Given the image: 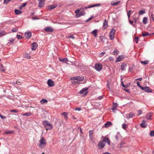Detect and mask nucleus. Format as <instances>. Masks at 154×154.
Segmentation results:
<instances>
[{"label":"nucleus","mask_w":154,"mask_h":154,"mask_svg":"<svg viewBox=\"0 0 154 154\" xmlns=\"http://www.w3.org/2000/svg\"><path fill=\"white\" fill-rule=\"evenodd\" d=\"M0 117L2 119H5L6 118V117L5 116H3L2 115L0 114Z\"/></svg>","instance_id":"nucleus-63"},{"label":"nucleus","mask_w":154,"mask_h":154,"mask_svg":"<svg viewBox=\"0 0 154 154\" xmlns=\"http://www.w3.org/2000/svg\"><path fill=\"white\" fill-rule=\"evenodd\" d=\"M132 66L133 67H129L128 69L129 71L131 72L132 71L135 69V68L134 67V65H133Z\"/></svg>","instance_id":"nucleus-39"},{"label":"nucleus","mask_w":154,"mask_h":154,"mask_svg":"<svg viewBox=\"0 0 154 154\" xmlns=\"http://www.w3.org/2000/svg\"><path fill=\"white\" fill-rule=\"evenodd\" d=\"M43 124L45 128L47 130H50L52 128V125L47 120H44L43 122Z\"/></svg>","instance_id":"nucleus-1"},{"label":"nucleus","mask_w":154,"mask_h":154,"mask_svg":"<svg viewBox=\"0 0 154 154\" xmlns=\"http://www.w3.org/2000/svg\"><path fill=\"white\" fill-rule=\"evenodd\" d=\"M152 114V113L151 112L147 114L145 116L146 119L148 120H151Z\"/></svg>","instance_id":"nucleus-15"},{"label":"nucleus","mask_w":154,"mask_h":154,"mask_svg":"<svg viewBox=\"0 0 154 154\" xmlns=\"http://www.w3.org/2000/svg\"><path fill=\"white\" fill-rule=\"evenodd\" d=\"M135 114L133 112H130L129 114H127L126 115V117L128 119L131 118L133 116H134Z\"/></svg>","instance_id":"nucleus-10"},{"label":"nucleus","mask_w":154,"mask_h":154,"mask_svg":"<svg viewBox=\"0 0 154 154\" xmlns=\"http://www.w3.org/2000/svg\"><path fill=\"white\" fill-rule=\"evenodd\" d=\"M94 68L97 71H99L102 69V65L101 64L97 63L95 65Z\"/></svg>","instance_id":"nucleus-3"},{"label":"nucleus","mask_w":154,"mask_h":154,"mask_svg":"<svg viewBox=\"0 0 154 154\" xmlns=\"http://www.w3.org/2000/svg\"><path fill=\"white\" fill-rule=\"evenodd\" d=\"M127 66V64L124 63H122L121 66V68L122 71L125 70Z\"/></svg>","instance_id":"nucleus-20"},{"label":"nucleus","mask_w":154,"mask_h":154,"mask_svg":"<svg viewBox=\"0 0 154 154\" xmlns=\"http://www.w3.org/2000/svg\"><path fill=\"white\" fill-rule=\"evenodd\" d=\"M71 79L73 80H76L79 81H82L84 79V77L78 76L72 78H71Z\"/></svg>","instance_id":"nucleus-6"},{"label":"nucleus","mask_w":154,"mask_h":154,"mask_svg":"<svg viewBox=\"0 0 154 154\" xmlns=\"http://www.w3.org/2000/svg\"><path fill=\"white\" fill-rule=\"evenodd\" d=\"M124 58V55H119L116 60V62H119L122 61V59Z\"/></svg>","instance_id":"nucleus-17"},{"label":"nucleus","mask_w":154,"mask_h":154,"mask_svg":"<svg viewBox=\"0 0 154 154\" xmlns=\"http://www.w3.org/2000/svg\"><path fill=\"white\" fill-rule=\"evenodd\" d=\"M7 33L5 31H0V37L5 35Z\"/></svg>","instance_id":"nucleus-35"},{"label":"nucleus","mask_w":154,"mask_h":154,"mask_svg":"<svg viewBox=\"0 0 154 154\" xmlns=\"http://www.w3.org/2000/svg\"><path fill=\"white\" fill-rule=\"evenodd\" d=\"M137 86H138L141 89L142 87H143L141 86V85L140 84V83L139 82H137Z\"/></svg>","instance_id":"nucleus-58"},{"label":"nucleus","mask_w":154,"mask_h":154,"mask_svg":"<svg viewBox=\"0 0 154 154\" xmlns=\"http://www.w3.org/2000/svg\"><path fill=\"white\" fill-rule=\"evenodd\" d=\"M152 19L154 22V14H153V12H151L150 13V19Z\"/></svg>","instance_id":"nucleus-41"},{"label":"nucleus","mask_w":154,"mask_h":154,"mask_svg":"<svg viewBox=\"0 0 154 154\" xmlns=\"http://www.w3.org/2000/svg\"><path fill=\"white\" fill-rule=\"evenodd\" d=\"M131 10H129L128 11L127 13V15H128V18H129L130 17L131 14Z\"/></svg>","instance_id":"nucleus-48"},{"label":"nucleus","mask_w":154,"mask_h":154,"mask_svg":"<svg viewBox=\"0 0 154 154\" xmlns=\"http://www.w3.org/2000/svg\"><path fill=\"white\" fill-rule=\"evenodd\" d=\"M85 12L84 11H81L80 12L79 14L81 16L84 15L85 14Z\"/></svg>","instance_id":"nucleus-51"},{"label":"nucleus","mask_w":154,"mask_h":154,"mask_svg":"<svg viewBox=\"0 0 154 154\" xmlns=\"http://www.w3.org/2000/svg\"><path fill=\"white\" fill-rule=\"evenodd\" d=\"M112 125V122H110L108 121L105 124L104 126L105 127L108 128L111 126Z\"/></svg>","instance_id":"nucleus-23"},{"label":"nucleus","mask_w":154,"mask_h":154,"mask_svg":"<svg viewBox=\"0 0 154 154\" xmlns=\"http://www.w3.org/2000/svg\"><path fill=\"white\" fill-rule=\"evenodd\" d=\"M118 106V104L116 102H113L112 106V111H114L115 109Z\"/></svg>","instance_id":"nucleus-19"},{"label":"nucleus","mask_w":154,"mask_h":154,"mask_svg":"<svg viewBox=\"0 0 154 154\" xmlns=\"http://www.w3.org/2000/svg\"><path fill=\"white\" fill-rule=\"evenodd\" d=\"M101 5L100 4H96L92 5H91L90 6V7L91 8H93L95 7H99Z\"/></svg>","instance_id":"nucleus-38"},{"label":"nucleus","mask_w":154,"mask_h":154,"mask_svg":"<svg viewBox=\"0 0 154 154\" xmlns=\"http://www.w3.org/2000/svg\"><path fill=\"white\" fill-rule=\"evenodd\" d=\"M139 38L138 37H136L135 38V42L136 44H138V42Z\"/></svg>","instance_id":"nucleus-47"},{"label":"nucleus","mask_w":154,"mask_h":154,"mask_svg":"<svg viewBox=\"0 0 154 154\" xmlns=\"http://www.w3.org/2000/svg\"><path fill=\"white\" fill-rule=\"evenodd\" d=\"M121 137V135L120 132H117V134L115 136V137L116 139V140H119V138Z\"/></svg>","instance_id":"nucleus-26"},{"label":"nucleus","mask_w":154,"mask_h":154,"mask_svg":"<svg viewBox=\"0 0 154 154\" xmlns=\"http://www.w3.org/2000/svg\"><path fill=\"white\" fill-rule=\"evenodd\" d=\"M45 30L47 32H51L53 31L54 29L52 27L47 26L45 28Z\"/></svg>","instance_id":"nucleus-7"},{"label":"nucleus","mask_w":154,"mask_h":154,"mask_svg":"<svg viewBox=\"0 0 154 154\" xmlns=\"http://www.w3.org/2000/svg\"><path fill=\"white\" fill-rule=\"evenodd\" d=\"M24 57L29 59L30 58V56L29 54H25L24 55Z\"/></svg>","instance_id":"nucleus-32"},{"label":"nucleus","mask_w":154,"mask_h":154,"mask_svg":"<svg viewBox=\"0 0 154 154\" xmlns=\"http://www.w3.org/2000/svg\"><path fill=\"white\" fill-rule=\"evenodd\" d=\"M125 144V143L123 142H121L120 143V147L122 148L123 147V146Z\"/></svg>","instance_id":"nucleus-49"},{"label":"nucleus","mask_w":154,"mask_h":154,"mask_svg":"<svg viewBox=\"0 0 154 154\" xmlns=\"http://www.w3.org/2000/svg\"><path fill=\"white\" fill-rule=\"evenodd\" d=\"M120 2V1H118L116 2H112L111 3V4L112 5H117Z\"/></svg>","instance_id":"nucleus-45"},{"label":"nucleus","mask_w":154,"mask_h":154,"mask_svg":"<svg viewBox=\"0 0 154 154\" xmlns=\"http://www.w3.org/2000/svg\"><path fill=\"white\" fill-rule=\"evenodd\" d=\"M14 131H5V134H12L14 133Z\"/></svg>","instance_id":"nucleus-37"},{"label":"nucleus","mask_w":154,"mask_h":154,"mask_svg":"<svg viewBox=\"0 0 154 154\" xmlns=\"http://www.w3.org/2000/svg\"><path fill=\"white\" fill-rule=\"evenodd\" d=\"M116 30L114 29H112L110 32H109V35H114Z\"/></svg>","instance_id":"nucleus-34"},{"label":"nucleus","mask_w":154,"mask_h":154,"mask_svg":"<svg viewBox=\"0 0 154 154\" xmlns=\"http://www.w3.org/2000/svg\"><path fill=\"white\" fill-rule=\"evenodd\" d=\"M11 31L13 32H16L18 31V28H14L12 29Z\"/></svg>","instance_id":"nucleus-46"},{"label":"nucleus","mask_w":154,"mask_h":154,"mask_svg":"<svg viewBox=\"0 0 154 154\" xmlns=\"http://www.w3.org/2000/svg\"><path fill=\"white\" fill-rule=\"evenodd\" d=\"M17 37L18 38V39H22L23 38V37L22 36H20V35H17Z\"/></svg>","instance_id":"nucleus-55"},{"label":"nucleus","mask_w":154,"mask_h":154,"mask_svg":"<svg viewBox=\"0 0 154 154\" xmlns=\"http://www.w3.org/2000/svg\"><path fill=\"white\" fill-rule=\"evenodd\" d=\"M149 135L151 137L154 136V131L152 130L150 131Z\"/></svg>","instance_id":"nucleus-43"},{"label":"nucleus","mask_w":154,"mask_h":154,"mask_svg":"<svg viewBox=\"0 0 154 154\" xmlns=\"http://www.w3.org/2000/svg\"><path fill=\"white\" fill-rule=\"evenodd\" d=\"M25 35L26 38H30L32 36V33L30 31L26 32L25 33Z\"/></svg>","instance_id":"nucleus-11"},{"label":"nucleus","mask_w":154,"mask_h":154,"mask_svg":"<svg viewBox=\"0 0 154 154\" xmlns=\"http://www.w3.org/2000/svg\"><path fill=\"white\" fill-rule=\"evenodd\" d=\"M122 128L126 130V124H123L122 125Z\"/></svg>","instance_id":"nucleus-59"},{"label":"nucleus","mask_w":154,"mask_h":154,"mask_svg":"<svg viewBox=\"0 0 154 154\" xmlns=\"http://www.w3.org/2000/svg\"><path fill=\"white\" fill-rule=\"evenodd\" d=\"M38 47V45L36 43H33L31 45V49L32 50L34 51Z\"/></svg>","instance_id":"nucleus-13"},{"label":"nucleus","mask_w":154,"mask_h":154,"mask_svg":"<svg viewBox=\"0 0 154 154\" xmlns=\"http://www.w3.org/2000/svg\"><path fill=\"white\" fill-rule=\"evenodd\" d=\"M14 43V39L12 38H11L9 39V42L8 43L7 45L8 46H10L13 44Z\"/></svg>","instance_id":"nucleus-16"},{"label":"nucleus","mask_w":154,"mask_h":154,"mask_svg":"<svg viewBox=\"0 0 154 154\" xmlns=\"http://www.w3.org/2000/svg\"><path fill=\"white\" fill-rule=\"evenodd\" d=\"M15 13L16 15H18L22 13V11H21L15 9L14 10Z\"/></svg>","instance_id":"nucleus-27"},{"label":"nucleus","mask_w":154,"mask_h":154,"mask_svg":"<svg viewBox=\"0 0 154 154\" xmlns=\"http://www.w3.org/2000/svg\"><path fill=\"white\" fill-rule=\"evenodd\" d=\"M88 89V88L86 87L83 88L79 92V94H82L86 91H87Z\"/></svg>","instance_id":"nucleus-24"},{"label":"nucleus","mask_w":154,"mask_h":154,"mask_svg":"<svg viewBox=\"0 0 154 154\" xmlns=\"http://www.w3.org/2000/svg\"><path fill=\"white\" fill-rule=\"evenodd\" d=\"M31 115V113L30 112H27L23 113L22 114V116H29Z\"/></svg>","instance_id":"nucleus-33"},{"label":"nucleus","mask_w":154,"mask_h":154,"mask_svg":"<svg viewBox=\"0 0 154 154\" xmlns=\"http://www.w3.org/2000/svg\"><path fill=\"white\" fill-rule=\"evenodd\" d=\"M94 16H92L90 17L87 20L85 21L87 22L90 21L91 20L93 17Z\"/></svg>","instance_id":"nucleus-60"},{"label":"nucleus","mask_w":154,"mask_h":154,"mask_svg":"<svg viewBox=\"0 0 154 154\" xmlns=\"http://www.w3.org/2000/svg\"><path fill=\"white\" fill-rule=\"evenodd\" d=\"M47 84L48 86L51 87L54 86V83L53 81L51 79H49L47 82Z\"/></svg>","instance_id":"nucleus-8"},{"label":"nucleus","mask_w":154,"mask_h":154,"mask_svg":"<svg viewBox=\"0 0 154 154\" xmlns=\"http://www.w3.org/2000/svg\"><path fill=\"white\" fill-rule=\"evenodd\" d=\"M146 13L145 10V9L142 10L140 9L139 12V15H142L143 14H145Z\"/></svg>","instance_id":"nucleus-29"},{"label":"nucleus","mask_w":154,"mask_h":154,"mask_svg":"<svg viewBox=\"0 0 154 154\" xmlns=\"http://www.w3.org/2000/svg\"><path fill=\"white\" fill-rule=\"evenodd\" d=\"M103 98V96H99L98 98L97 99H99V100H101Z\"/></svg>","instance_id":"nucleus-64"},{"label":"nucleus","mask_w":154,"mask_h":154,"mask_svg":"<svg viewBox=\"0 0 154 154\" xmlns=\"http://www.w3.org/2000/svg\"><path fill=\"white\" fill-rule=\"evenodd\" d=\"M10 112H14L15 113H17L18 112V111L16 109H12L10 111Z\"/></svg>","instance_id":"nucleus-54"},{"label":"nucleus","mask_w":154,"mask_h":154,"mask_svg":"<svg viewBox=\"0 0 154 154\" xmlns=\"http://www.w3.org/2000/svg\"><path fill=\"white\" fill-rule=\"evenodd\" d=\"M146 121L144 120H143L142 121L141 123L140 124V126L143 128H145L146 127L147 125L145 124Z\"/></svg>","instance_id":"nucleus-18"},{"label":"nucleus","mask_w":154,"mask_h":154,"mask_svg":"<svg viewBox=\"0 0 154 154\" xmlns=\"http://www.w3.org/2000/svg\"><path fill=\"white\" fill-rule=\"evenodd\" d=\"M27 2H26L21 5L19 7L20 9H21L23 7H24L27 4Z\"/></svg>","instance_id":"nucleus-30"},{"label":"nucleus","mask_w":154,"mask_h":154,"mask_svg":"<svg viewBox=\"0 0 154 154\" xmlns=\"http://www.w3.org/2000/svg\"><path fill=\"white\" fill-rule=\"evenodd\" d=\"M39 2L38 7L40 8L43 7L45 5V0H38Z\"/></svg>","instance_id":"nucleus-12"},{"label":"nucleus","mask_w":154,"mask_h":154,"mask_svg":"<svg viewBox=\"0 0 154 154\" xmlns=\"http://www.w3.org/2000/svg\"><path fill=\"white\" fill-rule=\"evenodd\" d=\"M141 89L147 93H149L152 92V91L151 89L149 87L146 86L144 87H142Z\"/></svg>","instance_id":"nucleus-5"},{"label":"nucleus","mask_w":154,"mask_h":154,"mask_svg":"<svg viewBox=\"0 0 154 154\" xmlns=\"http://www.w3.org/2000/svg\"><path fill=\"white\" fill-rule=\"evenodd\" d=\"M32 18L33 20H39L40 19L39 18L34 17H32Z\"/></svg>","instance_id":"nucleus-62"},{"label":"nucleus","mask_w":154,"mask_h":154,"mask_svg":"<svg viewBox=\"0 0 154 154\" xmlns=\"http://www.w3.org/2000/svg\"><path fill=\"white\" fill-rule=\"evenodd\" d=\"M148 62H149V61H147V60H145L144 61H140V63L141 64H143L145 65L148 64Z\"/></svg>","instance_id":"nucleus-40"},{"label":"nucleus","mask_w":154,"mask_h":154,"mask_svg":"<svg viewBox=\"0 0 154 154\" xmlns=\"http://www.w3.org/2000/svg\"><path fill=\"white\" fill-rule=\"evenodd\" d=\"M106 54L105 52H102L99 55L100 57H102L104 54Z\"/></svg>","instance_id":"nucleus-57"},{"label":"nucleus","mask_w":154,"mask_h":154,"mask_svg":"<svg viewBox=\"0 0 154 154\" xmlns=\"http://www.w3.org/2000/svg\"><path fill=\"white\" fill-rule=\"evenodd\" d=\"M0 69L3 72H4L5 70V69L4 68V67L2 65H1Z\"/></svg>","instance_id":"nucleus-52"},{"label":"nucleus","mask_w":154,"mask_h":154,"mask_svg":"<svg viewBox=\"0 0 154 154\" xmlns=\"http://www.w3.org/2000/svg\"><path fill=\"white\" fill-rule=\"evenodd\" d=\"M119 51L117 50L116 49L114 50V51L113 52V53L115 55H118V54Z\"/></svg>","instance_id":"nucleus-44"},{"label":"nucleus","mask_w":154,"mask_h":154,"mask_svg":"<svg viewBox=\"0 0 154 154\" xmlns=\"http://www.w3.org/2000/svg\"><path fill=\"white\" fill-rule=\"evenodd\" d=\"M108 21L106 19H105L103 23V27L104 29H106L108 26Z\"/></svg>","instance_id":"nucleus-22"},{"label":"nucleus","mask_w":154,"mask_h":154,"mask_svg":"<svg viewBox=\"0 0 154 154\" xmlns=\"http://www.w3.org/2000/svg\"><path fill=\"white\" fill-rule=\"evenodd\" d=\"M48 100L42 98L40 101V103L42 104H45L47 103Z\"/></svg>","instance_id":"nucleus-25"},{"label":"nucleus","mask_w":154,"mask_h":154,"mask_svg":"<svg viewBox=\"0 0 154 154\" xmlns=\"http://www.w3.org/2000/svg\"><path fill=\"white\" fill-rule=\"evenodd\" d=\"M46 144V141L45 139L42 137L41 138L39 143V146L41 148H43Z\"/></svg>","instance_id":"nucleus-2"},{"label":"nucleus","mask_w":154,"mask_h":154,"mask_svg":"<svg viewBox=\"0 0 154 154\" xmlns=\"http://www.w3.org/2000/svg\"><path fill=\"white\" fill-rule=\"evenodd\" d=\"M57 6V5L56 4L51 5L49 6L48 7V9L49 10H51L55 8Z\"/></svg>","instance_id":"nucleus-21"},{"label":"nucleus","mask_w":154,"mask_h":154,"mask_svg":"<svg viewBox=\"0 0 154 154\" xmlns=\"http://www.w3.org/2000/svg\"><path fill=\"white\" fill-rule=\"evenodd\" d=\"M62 115L64 117H66V116H67L68 113L66 112H64L62 113Z\"/></svg>","instance_id":"nucleus-53"},{"label":"nucleus","mask_w":154,"mask_h":154,"mask_svg":"<svg viewBox=\"0 0 154 154\" xmlns=\"http://www.w3.org/2000/svg\"><path fill=\"white\" fill-rule=\"evenodd\" d=\"M137 112L138 113L137 116H139L140 115L142 114V111L141 110H138Z\"/></svg>","instance_id":"nucleus-50"},{"label":"nucleus","mask_w":154,"mask_h":154,"mask_svg":"<svg viewBox=\"0 0 154 154\" xmlns=\"http://www.w3.org/2000/svg\"><path fill=\"white\" fill-rule=\"evenodd\" d=\"M59 60L60 61L63 62L67 63V62L69 61L68 59L67 58H59Z\"/></svg>","instance_id":"nucleus-14"},{"label":"nucleus","mask_w":154,"mask_h":154,"mask_svg":"<svg viewBox=\"0 0 154 154\" xmlns=\"http://www.w3.org/2000/svg\"><path fill=\"white\" fill-rule=\"evenodd\" d=\"M114 35H109V37H110V39L112 40H113L114 38Z\"/></svg>","instance_id":"nucleus-56"},{"label":"nucleus","mask_w":154,"mask_h":154,"mask_svg":"<svg viewBox=\"0 0 154 154\" xmlns=\"http://www.w3.org/2000/svg\"><path fill=\"white\" fill-rule=\"evenodd\" d=\"M101 141L103 142L106 143L108 145H110V141L108 137H105L103 140H101Z\"/></svg>","instance_id":"nucleus-9"},{"label":"nucleus","mask_w":154,"mask_h":154,"mask_svg":"<svg viewBox=\"0 0 154 154\" xmlns=\"http://www.w3.org/2000/svg\"><path fill=\"white\" fill-rule=\"evenodd\" d=\"M97 31L96 29L94 30H93L92 32V33H93L95 36H96L97 34Z\"/></svg>","instance_id":"nucleus-42"},{"label":"nucleus","mask_w":154,"mask_h":154,"mask_svg":"<svg viewBox=\"0 0 154 154\" xmlns=\"http://www.w3.org/2000/svg\"><path fill=\"white\" fill-rule=\"evenodd\" d=\"M151 35V34H150L148 32H146L145 33H143L142 34V35L143 37H145L146 36H150Z\"/></svg>","instance_id":"nucleus-28"},{"label":"nucleus","mask_w":154,"mask_h":154,"mask_svg":"<svg viewBox=\"0 0 154 154\" xmlns=\"http://www.w3.org/2000/svg\"><path fill=\"white\" fill-rule=\"evenodd\" d=\"M147 17H144L143 20V23L144 24H146L147 22Z\"/></svg>","instance_id":"nucleus-36"},{"label":"nucleus","mask_w":154,"mask_h":154,"mask_svg":"<svg viewBox=\"0 0 154 154\" xmlns=\"http://www.w3.org/2000/svg\"><path fill=\"white\" fill-rule=\"evenodd\" d=\"M93 130H89V136L90 139H91V138L93 136Z\"/></svg>","instance_id":"nucleus-31"},{"label":"nucleus","mask_w":154,"mask_h":154,"mask_svg":"<svg viewBox=\"0 0 154 154\" xmlns=\"http://www.w3.org/2000/svg\"><path fill=\"white\" fill-rule=\"evenodd\" d=\"M106 145V143L103 142L102 141L100 140L97 146L98 147V148L99 149H102Z\"/></svg>","instance_id":"nucleus-4"},{"label":"nucleus","mask_w":154,"mask_h":154,"mask_svg":"<svg viewBox=\"0 0 154 154\" xmlns=\"http://www.w3.org/2000/svg\"><path fill=\"white\" fill-rule=\"evenodd\" d=\"M11 0H4V3L5 4H7Z\"/></svg>","instance_id":"nucleus-61"}]
</instances>
